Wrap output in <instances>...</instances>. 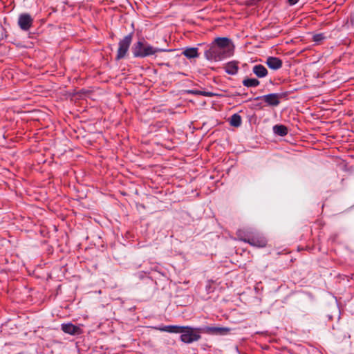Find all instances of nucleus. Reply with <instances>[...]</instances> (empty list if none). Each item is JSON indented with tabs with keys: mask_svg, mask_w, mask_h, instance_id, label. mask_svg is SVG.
<instances>
[{
	"mask_svg": "<svg viewBox=\"0 0 354 354\" xmlns=\"http://www.w3.org/2000/svg\"><path fill=\"white\" fill-rule=\"evenodd\" d=\"M165 50V49L151 46L144 38H141L135 42L131 48V52L135 58H145L156 55L157 53Z\"/></svg>",
	"mask_w": 354,
	"mask_h": 354,
	"instance_id": "f257e3e1",
	"label": "nucleus"
},
{
	"mask_svg": "<svg viewBox=\"0 0 354 354\" xmlns=\"http://www.w3.org/2000/svg\"><path fill=\"white\" fill-rule=\"evenodd\" d=\"M224 70L229 75H236L239 71L238 62L235 61L229 62L224 67Z\"/></svg>",
	"mask_w": 354,
	"mask_h": 354,
	"instance_id": "f8f14e48",
	"label": "nucleus"
},
{
	"mask_svg": "<svg viewBox=\"0 0 354 354\" xmlns=\"http://www.w3.org/2000/svg\"><path fill=\"white\" fill-rule=\"evenodd\" d=\"M180 192L185 194H189L190 193H193L194 192V189L193 187H190L189 188H187L185 192L183 191H180Z\"/></svg>",
	"mask_w": 354,
	"mask_h": 354,
	"instance_id": "393cba45",
	"label": "nucleus"
},
{
	"mask_svg": "<svg viewBox=\"0 0 354 354\" xmlns=\"http://www.w3.org/2000/svg\"><path fill=\"white\" fill-rule=\"evenodd\" d=\"M178 183H178V188H179V187H183L185 183H187V180L184 179V178H180V179H178Z\"/></svg>",
	"mask_w": 354,
	"mask_h": 354,
	"instance_id": "b1692460",
	"label": "nucleus"
},
{
	"mask_svg": "<svg viewBox=\"0 0 354 354\" xmlns=\"http://www.w3.org/2000/svg\"><path fill=\"white\" fill-rule=\"evenodd\" d=\"M239 239L241 241L245 243H248L254 247L264 248L267 244L266 239L259 234L239 237Z\"/></svg>",
	"mask_w": 354,
	"mask_h": 354,
	"instance_id": "39448f33",
	"label": "nucleus"
},
{
	"mask_svg": "<svg viewBox=\"0 0 354 354\" xmlns=\"http://www.w3.org/2000/svg\"><path fill=\"white\" fill-rule=\"evenodd\" d=\"M254 100H263L262 95L261 96H257L253 99Z\"/></svg>",
	"mask_w": 354,
	"mask_h": 354,
	"instance_id": "bb28decb",
	"label": "nucleus"
},
{
	"mask_svg": "<svg viewBox=\"0 0 354 354\" xmlns=\"http://www.w3.org/2000/svg\"><path fill=\"white\" fill-rule=\"evenodd\" d=\"M244 86L257 87L259 85L260 82L256 78H245L242 82Z\"/></svg>",
	"mask_w": 354,
	"mask_h": 354,
	"instance_id": "f3484780",
	"label": "nucleus"
},
{
	"mask_svg": "<svg viewBox=\"0 0 354 354\" xmlns=\"http://www.w3.org/2000/svg\"><path fill=\"white\" fill-rule=\"evenodd\" d=\"M62 330L69 335H79L81 332V328L72 323L62 324Z\"/></svg>",
	"mask_w": 354,
	"mask_h": 354,
	"instance_id": "9b49d317",
	"label": "nucleus"
},
{
	"mask_svg": "<svg viewBox=\"0 0 354 354\" xmlns=\"http://www.w3.org/2000/svg\"><path fill=\"white\" fill-rule=\"evenodd\" d=\"M182 297L183 299H178V306H185L187 304H190L193 301L192 297L188 294H187L185 295H178V297Z\"/></svg>",
	"mask_w": 354,
	"mask_h": 354,
	"instance_id": "a211bd4d",
	"label": "nucleus"
},
{
	"mask_svg": "<svg viewBox=\"0 0 354 354\" xmlns=\"http://www.w3.org/2000/svg\"><path fill=\"white\" fill-rule=\"evenodd\" d=\"M202 333L198 328L189 326H178V334H180V340L186 344H190L198 341Z\"/></svg>",
	"mask_w": 354,
	"mask_h": 354,
	"instance_id": "7ed1b4c3",
	"label": "nucleus"
},
{
	"mask_svg": "<svg viewBox=\"0 0 354 354\" xmlns=\"http://www.w3.org/2000/svg\"><path fill=\"white\" fill-rule=\"evenodd\" d=\"M205 290L207 293H210L213 292V289L212 288L211 284L209 282L207 283V284L205 286Z\"/></svg>",
	"mask_w": 354,
	"mask_h": 354,
	"instance_id": "5701e85b",
	"label": "nucleus"
},
{
	"mask_svg": "<svg viewBox=\"0 0 354 354\" xmlns=\"http://www.w3.org/2000/svg\"><path fill=\"white\" fill-rule=\"evenodd\" d=\"M231 126L234 127H239L241 124V117L238 113L233 114L230 120Z\"/></svg>",
	"mask_w": 354,
	"mask_h": 354,
	"instance_id": "6ab92c4d",
	"label": "nucleus"
},
{
	"mask_svg": "<svg viewBox=\"0 0 354 354\" xmlns=\"http://www.w3.org/2000/svg\"><path fill=\"white\" fill-rule=\"evenodd\" d=\"M273 132L279 136H285L288 134V128L283 124H276L273 127Z\"/></svg>",
	"mask_w": 354,
	"mask_h": 354,
	"instance_id": "2eb2a0df",
	"label": "nucleus"
},
{
	"mask_svg": "<svg viewBox=\"0 0 354 354\" xmlns=\"http://www.w3.org/2000/svg\"><path fill=\"white\" fill-rule=\"evenodd\" d=\"M198 330L202 333H207L209 335H223L230 331V328L227 327H216V326H203L198 328Z\"/></svg>",
	"mask_w": 354,
	"mask_h": 354,
	"instance_id": "6e6552de",
	"label": "nucleus"
},
{
	"mask_svg": "<svg viewBox=\"0 0 354 354\" xmlns=\"http://www.w3.org/2000/svg\"><path fill=\"white\" fill-rule=\"evenodd\" d=\"M252 72L259 78L265 77L268 75V70L261 64H257L252 68Z\"/></svg>",
	"mask_w": 354,
	"mask_h": 354,
	"instance_id": "ddd939ff",
	"label": "nucleus"
},
{
	"mask_svg": "<svg viewBox=\"0 0 354 354\" xmlns=\"http://www.w3.org/2000/svg\"><path fill=\"white\" fill-rule=\"evenodd\" d=\"M266 64L270 69L276 71L281 68L283 62L279 57L270 56L267 58Z\"/></svg>",
	"mask_w": 354,
	"mask_h": 354,
	"instance_id": "9d476101",
	"label": "nucleus"
},
{
	"mask_svg": "<svg viewBox=\"0 0 354 354\" xmlns=\"http://www.w3.org/2000/svg\"><path fill=\"white\" fill-rule=\"evenodd\" d=\"M182 54L188 59L196 58L199 56L198 48L196 47H187L185 48Z\"/></svg>",
	"mask_w": 354,
	"mask_h": 354,
	"instance_id": "4468645a",
	"label": "nucleus"
},
{
	"mask_svg": "<svg viewBox=\"0 0 354 354\" xmlns=\"http://www.w3.org/2000/svg\"><path fill=\"white\" fill-rule=\"evenodd\" d=\"M133 35V32H131L126 35L122 39L120 40L118 43V49L115 57L116 60H120L124 58L127 55L132 41Z\"/></svg>",
	"mask_w": 354,
	"mask_h": 354,
	"instance_id": "20e7f679",
	"label": "nucleus"
},
{
	"mask_svg": "<svg viewBox=\"0 0 354 354\" xmlns=\"http://www.w3.org/2000/svg\"><path fill=\"white\" fill-rule=\"evenodd\" d=\"M288 1L290 6H294L299 1V0H288Z\"/></svg>",
	"mask_w": 354,
	"mask_h": 354,
	"instance_id": "a878e982",
	"label": "nucleus"
},
{
	"mask_svg": "<svg viewBox=\"0 0 354 354\" xmlns=\"http://www.w3.org/2000/svg\"><path fill=\"white\" fill-rule=\"evenodd\" d=\"M226 52L212 42L205 50L204 56L207 60L216 62L230 57Z\"/></svg>",
	"mask_w": 354,
	"mask_h": 354,
	"instance_id": "f03ea898",
	"label": "nucleus"
},
{
	"mask_svg": "<svg viewBox=\"0 0 354 354\" xmlns=\"http://www.w3.org/2000/svg\"><path fill=\"white\" fill-rule=\"evenodd\" d=\"M288 93H289L288 91L280 93H272L262 95V97L263 100L267 104V105L277 106L280 104V98L288 96Z\"/></svg>",
	"mask_w": 354,
	"mask_h": 354,
	"instance_id": "0eeeda50",
	"label": "nucleus"
},
{
	"mask_svg": "<svg viewBox=\"0 0 354 354\" xmlns=\"http://www.w3.org/2000/svg\"><path fill=\"white\" fill-rule=\"evenodd\" d=\"M182 92L187 93L195 94V95H201L206 96V97L220 96V95L216 94L212 92L202 91H198V90H186V91H182Z\"/></svg>",
	"mask_w": 354,
	"mask_h": 354,
	"instance_id": "dca6fc26",
	"label": "nucleus"
},
{
	"mask_svg": "<svg viewBox=\"0 0 354 354\" xmlns=\"http://www.w3.org/2000/svg\"><path fill=\"white\" fill-rule=\"evenodd\" d=\"M214 42L218 48L227 51L226 53L232 56L234 53V45L232 40L227 37H216Z\"/></svg>",
	"mask_w": 354,
	"mask_h": 354,
	"instance_id": "423d86ee",
	"label": "nucleus"
},
{
	"mask_svg": "<svg viewBox=\"0 0 354 354\" xmlns=\"http://www.w3.org/2000/svg\"><path fill=\"white\" fill-rule=\"evenodd\" d=\"M178 284L180 285V286L178 285V291L180 290V289H181V290H186V289L188 288V286H189V281H184L183 283H181L180 281H178Z\"/></svg>",
	"mask_w": 354,
	"mask_h": 354,
	"instance_id": "4be33fe9",
	"label": "nucleus"
},
{
	"mask_svg": "<svg viewBox=\"0 0 354 354\" xmlns=\"http://www.w3.org/2000/svg\"><path fill=\"white\" fill-rule=\"evenodd\" d=\"M234 95H241V93L236 92Z\"/></svg>",
	"mask_w": 354,
	"mask_h": 354,
	"instance_id": "cd10ccee",
	"label": "nucleus"
},
{
	"mask_svg": "<svg viewBox=\"0 0 354 354\" xmlns=\"http://www.w3.org/2000/svg\"><path fill=\"white\" fill-rule=\"evenodd\" d=\"M162 331H166L169 333H177V325H172V326H165L163 328H160Z\"/></svg>",
	"mask_w": 354,
	"mask_h": 354,
	"instance_id": "aec40b11",
	"label": "nucleus"
},
{
	"mask_svg": "<svg viewBox=\"0 0 354 354\" xmlns=\"http://www.w3.org/2000/svg\"><path fill=\"white\" fill-rule=\"evenodd\" d=\"M33 19L28 13H22L19 16L18 25L24 31H28L32 26Z\"/></svg>",
	"mask_w": 354,
	"mask_h": 354,
	"instance_id": "1a4fd4ad",
	"label": "nucleus"
},
{
	"mask_svg": "<svg viewBox=\"0 0 354 354\" xmlns=\"http://www.w3.org/2000/svg\"><path fill=\"white\" fill-rule=\"evenodd\" d=\"M326 39V37L324 33H318L315 34L313 37V41L315 43H319Z\"/></svg>",
	"mask_w": 354,
	"mask_h": 354,
	"instance_id": "412c9836",
	"label": "nucleus"
}]
</instances>
